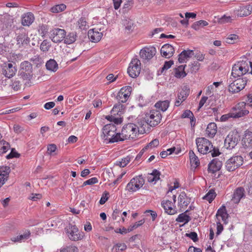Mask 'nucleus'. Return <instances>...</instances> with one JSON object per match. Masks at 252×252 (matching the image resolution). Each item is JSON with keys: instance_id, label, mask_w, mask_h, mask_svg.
I'll return each mask as SVG.
<instances>
[{"instance_id": "nucleus-1", "label": "nucleus", "mask_w": 252, "mask_h": 252, "mask_svg": "<svg viewBox=\"0 0 252 252\" xmlns=\"http://www.w3.org/2000/svg\"><path fill=\"white\" fill-rule=\"evenodd\" d=\"M250 66L251 68L250 73L252 74V62L248 60L238 62L233 66L231 75L234 78L245 75L248 72Z\"/></svg>"}, {"instance_id": "nucleus-2", "label": "nucleus", "mask_w": 252, "mask_h": 252, "mask_svg": "<svg viewBox=\"0 0 252 252\" xmlns=\"http://www.w3.org/2000/svg\"><path fill=\"white\" fill-rule=\"evenodd\" d=\"M139 131L138 126L134 124L130 123L123 127L121 134L125 137V139H133Z\"/></svg>"}, {"instance_id": "nucleus-3", "label": "nucleus", "mask_w": 252, "mask_h": 252, "mask_svg": "<svg viewBox=\"0 0 252 252\" xmlns=\"http://www.w3.org/2000/svg\"><path fill=\"white\" fill-rule=\"evenodd\" d=\"M229 81V85L228 86V91L232 93H236L239 92L243 90L247 82L246 77L238 78L237 79L232 81Z\"/></svg>"}, {"instance_id": "nucleus-4", "label": "nucleus", "mask_w": 252, "mask_h": 252, "mask_svg": "<svg viewBox=\"0 0 252 252\" xmlns=\"http://www.w3.org/2000/svg\"><path fill=\"white\" fill-rule=\"evenodd\" d=\"M195 141L198 151L201 154H206L213 148L212 143L204 137H198Z\"/></svg>"}, {"instance_id": "nucleus-5", "label": "nucleus", "mask_w": 252, "mask_h": 252, "mask_svg": "<svg viewBox=\"0 0 252 252\" xmlns=\"http://www.w3.org/2000/svg\"><path fill=\"white\" fill-rule=\"evenodd\" d=\"M240 140V136L237 131L229 132L224 140V146L227 149H233Z\"/></svg>"}, {"instance_id": "nucleus-6", "label": "nucleus", "mask_w": 252, "mask_h": 252, "mask_svg": "<svg viewBox=\"0 0 252 252\" xmlns=\"http://www.w3.org/2000/svg\"><path fill=\"white\" fill-rule=\"evenodd\" d=\"M243 163V158L240 156H234L228 159L225 162V166L229 172L233 171Z\"/></svg>"}, {"instance_id": "nucleus-7", "label": "nucleus", "mask_w": 252, "mask_h": 252, "mask_svg": "<svg viewBox=\"0 0 252 252\" xmlns=\"http://www.w3.org/2000/svg\"><path fill=\"white\" fill-rule=\"evenodd\" d=\"M141 71V62L137 58H133L131 61L127 68V73L132 78L137 77Z\"/></svg>"}, {"instance_id": "nucleus-8", "label": "nucleus", "mask_w": 252, "mask_h": 252, "mask_svg": "<svg viewBox=\"0 0 252 252\" xmlns=\"http://www.w3.org/2000/svg\"><path fill=\"white\" fill-rule=\"evenodd\" d=\"M161 117L159 111L153 110L150 111L149 113L146 115L145 118L148 125L151 126H155L160 122Z\"/></svg>"}, {"instance_id": "nucleus-9", "label": "nucleus", "mask_w": 252, "mask_h": 252, "mask_svg": "<svg viewBox=\"0 0 252 252\" xmlns=\"http://www.w3.org/2000/svg\"><path fill=\"white\" fill-rule=\"evenodd\" d=\"M145 183V180L142 175L133 178L126 186V189L129 191H135L140 189Z\"/></svg>"}, {"instance_id": "nucleus-10", "label": "nucleus", "mask_w": 252, "mask_h": 252, "mask_svg": "<svg viewBox=\"0 0 252 252\" xmlns=\"http://www.w3.org/2000/svg\"><path fill=\"white\" fill-rule=\"evenodd\" d=\"M246 104V103L245 102H241L238 103L235 107H233L230 112L232 118H240L248 114L249 111L244 109Z\"/></svg>"}, {"instance_id": "nucleus-11", "label": "nucleus", "mask_w": 252, "mask_h": 252, "mask_svg": "<svg viewBox=\"0 0 252 252\" xmlns=\"http://www.w3.org/2000/svg\"><path fill=\"white\" fill-rule=\"evenodd\" d=\"M66 32L63 29H54L50 32V38L55 43L61 42L65 36Z\"/></svg>"}, {"instance_id": "nucleus-12", "label": "nucleus", "mask_w": 252, "mask_h": 252, "mask_svg": "<svg viewBox=\"0 0 252 252\" xmlns=\"http://www.w3.org/2000/svg\"><path fill=\"white\" fill-rule=\"evenodd\" d=\"M131 90V87L129 86L122 88L116 96L117 100L119 102H126L130 95Z\"/></svg>"}, {"instance_id": "nucleus-13", "label": "nucleus", "mask_w": 252, "mask_h": 252, "mask_svg": "<svg viewBox=\"0 0 252 252\" xmlns=\"http://www.w3.org/2000/svg\"><path fill=\"white\" fill-rule=\"evenodd\" d=\"M156 49L154 47H145L140 52V56L143 60H150L156 54Z\"/></svg>"}, {"instance_id": "nucleus-14", "label": "nucleus", "mask_w": 252, "mask_h": 252, "mask_svg": "<svg viewBox=\"0 0 252 252\" xmlns=\"http://www.w3.org/2000/svg\"><path fill=\"white\" fill-rule=\"evenodd\" d=\"M66 233L72 241H77L83 237V236L79 233L78 229L75 225H71L69 229H67Z\"/></svg>"}, {"instance_id": "nucleus-15", "label": "nucleus", "mask_w": 252, "mask_h": 252, "mask_svg": "<svg viewBox=\"0 0 252 252\" xmlns=\"http://www.w3.org/2000/svg\"><path fill=\"white\" fill-rule=\"evenodd\" d=\"M103 139L108 140L109 137H112L115 134L117 128L116 126L113 124L106 125L103 127Z\"/></svg>"}, {"instance_id": "nucleus-16", "label": "nucleus", "mask_w": 252, "mask_h": 252, "mask_svg": "<svg viewBox=\"0 0 252 252\" xmlns=\"http://www.w3.org/2000/svg\"><path fill=\"white\" fill-rule=\"evenodd\" d=\"M174 204V203L168 200H163L161 202V206L164 208L165 212L170 215L177 213V210Z\"/></svg>"}, {"instance_id": "nucleus-17", "label": "nucleus", "mask_w": 252, "mask_h": 252, "mask_svg": "<svg viewBox=\"0 0 252 252\" xmlns=\"http://www.w3.org/2000/svg\"><path fill=\"white\" fill-rule=\"evenodd\" d=\"M222 165L221 161L218 158H214L209 163L208 170L209 172L214 173L219 171Z\"/></svg>"}, {"instance_id": "nucleus-18", "label": "nucleus", "mask_w": 252, "mask_h": 252, "mask_svg": "<svg viewBox=\"0 0 252 252\" xmlns=\"http://www.w3.org/2000/svg\"><path fill=\"white\" fill-rule=\"evenodd\" d=\"M10 172V169L8 166H1L0 167V188L7 180Z\"/></svg>"}, {"instance_id": "nucleus-19", "label": "nucleus", "mask_w": 252, "mask_h": 252, "mask_svg": "<svg viewBox=\"0 0 252 252\" xmlns=\"http://www.w3.org/2000/svg\"><path fill=\"white\" fill-rule=\"evenodd\" d=\"M174 52V48L169 44H164L160 49V53L162 56L166 58H169L172 57Z\"/></svg>"}, {"instance_id": "nucleus-20", "label": "nucleus", "mask_w": 252, "mask_h": 252, "mask_svg": "<svg viewBox=\"0 0 252 252\" xmlns=\"http://www.w3.org/2000/svg\"><path fill=\"white\" fill-rule=\"evenodd\" d=\"M17 69L13 66V64L11 63H8L7 65H5L2 69V74H3L5 77L10 78L13 76L15 74Z\"/></svg>"}, {"instance_id": "nucleus-21", "label": "nucleus", "mask_w": 252, "mask_h": 252, "mask_svg": "<svg viewBox=\"0 0 252 252\" xmlns=\"http://www.w3.org/2000/svg\"><path fill=\"white\" fill-rule=\"evenodd\" d=\"M244 192L245 190L243 188L239 187L236 189L234 192L231 199L232 201H233V203L235 204L238 203L240 202L241 199L245 196Z\"/></svg>"}, {"instance_id": "nucleus-22", "label": "nucleus", "mask_w": 252, "mask_h": 252, "mask_svg": "<svg viewBox=\"0 0 252 252\" xmlns=\"http://www.w3.org/2000/svg\"><path fill=\"white\" fill-rule=\"evenodd\" d=\"M190 202V198L184 192H181L178 197V205L180 208L187 207Z\"/></svg>"}, {"instance_id": "nucleus-23", "label": "nucleus", "mask_w": 252, "mask_h": 252, "mask_svg": "<svg viewBox=\"0 0 252 252\" xmlns=\"http://www.w3.org/2000/svg\"><path fill=\"white\" fill-rule=\"evenodd\" d=\"M88 35L92 42H97L101 39L102 33L95 31L94 29H91L88 31Z\"/></svg>"}, {"instance_id": "nucleus-24", "label": "nucleus", "mask_w": 252, "mask_h": 252, "mask_svg": "<svg viewBox=\"0 0 252 252\" xmlns=\"http://www.w3.org/2000/svg\"><path fill=\"white\" fill-rule=\"evenodd\" d=\"M34 20L33 14L31 12L24 14L22 17V24L24 26H29Z\"/></svg>"}, {"instance_id": "nucleus-25", "label": "nucleus", "mask_w": 252, "mask_h": 252, "mask_svg": "<svg viewBox=\"0 0 252 252\" xmlns=\"http://www.w3.org/2000/svg\"><path fill=\"white\" fill-rule=\"evenodd\" d=\"M122 24L125 26L126 32L127 33L132 32L135 27L133 22L128 17L123 20Z\"/></svg>"}, {"instance_id": "nucleus-26", "label": "nucleus", "mask_w": 252, "mask_h": 252, "mask_svg": "<svg viewBox=\"0 0 252 252\" xmlns=\"http://www.w3.org/2000/svg\"><path fill=\"white\" fill-rule=\"evenodd\" d=\"M242 141L245 147L252 148V132L246 131Z\"/></svg>"}, {"instance_id": "nucleus-27", "label": "nucleus", "mask_w": 252, "mask_h": 252, "mask_svg": "<svg viewBox=\"0 0 252 252\" xmlns=\"http://www.w3.org/2000/svg\"><path fill=\"white\" fill-rule=\"evenodd\" d=\"M189 95L187 91L182 90L178 94L177 99L175 103V105L179 106L181 103L185 101Z\"/></svg>"}, {"instance_id": "nucleus-28", "label": "nucleus", "mask_w": 252, "mask_h": 252, "mask_svg": "<svg viewBox=\"0 0 252 252\" xmlns=\"http://www.w3.org/2000/svg\"><path fill=\"white\" fill-rule=\"evenodd\" d=\"M193 53V51L191 50H184L179 55L178 61L180 63H184L186 59L190 58Z\"/></svg>"}, {"instance_id": "nucleus-29", "label": "nucleus", "mask_w": 252, "mask_h": 252, "mask_svg": "<svg viewBox=\"0 0 252 252\" xmlns=\"http://www.w3.org/2000/svg\"><path fill=\"white\" fill-rule=\"evenodd\" d=\"M189 210H187L185 212L180 214L176 219L178 222H184V224L188 223L191 220V217L187 214Z\"/></svg>"}, {"instance_id": "nucleus-30", "label": "nucleus", "mask_w": 252, "mask_h": 252, "mask_svg": "<svg viewBox=\"0 0 252 252\" xmlns=\"http://www.w3.org/2000/svg\"><path fill=\"white\" fill-rule=\"evenodd\" d=\"M217 131V126L215 123H210L206 128V133L210 137H214Z\"/></svg>"}, {"instance_id": "nucleus-31", "label": "nucleus", "mask_w": 252, "mask_h": 252, "mask_svg": "<svg viewBox=\"0 0 252 252\" xmlns=\"http://www.w3.org/2000/svg\"><path fill=\"white\" fill-rule=\"evenodd\" d=\"M189 155L191 166L195 169L200 165L199 160L193 151H189Z\"/></svg>"}, {"instance_id": "nucleus-32", "label": "nucleus", "mask_w": 252, "mask_h": 252, "mask_svg": "<svg viewBox=\"0 0 252 252\" xmlns=\"http://www.w3.org/2000/svg\"><path fill=\"white\" fill-rule=\"evenodd\" d=\"M21 69L27 75H30L32 72V64L28 61H24L21 63Z\"/></svg>"}, {"instance_id": "nucleus-33", "label": "nucleus", "mask_w": 252, "mask_h": 252, "mask_svg": "<svg viewBox=\"0 0 252 252\" xmlns=\"http://www.w3.org/2000/svg\"><path fill=\"white\" fill-rule=\"evenodd\" d=\"M220 216L222 220L224 223H226V220L228 218V214L227 213L226 207L224 205H222L219 209H218L216 214V217Z\"/></svg>"}, {"instance_id": "nucleus-34", "label": "nucleus", "mask_w": 252, "mask_h": 252, "mask_svg": "<svg viewBox=\"0 0 252 252\" xmlns=\"http://www.w3.org/2000/svg\"><path fill=\"white\" fill-rule=\"evenodd\" d=\"M186 65H180L174 69V76L177 78H184L187 75V73L185 71V68Z\"/></svg>"}, {"instance_id": "nucleus-35", "label": "nucleus", "mask_w": 252, "mask_h": 252, "mask_svg": "<svg viewBox=\"0 0 252 252\" xmlns=\"http://www.w3.org/2000/svg\"><path fill=\"white\" fill-rule=\"evenodd\" d=\"M16 40L17 44L20 46H24L28 45L30 42V38L28 37L26 34H20L17 36Z\"/></svg>"}, {"instance_id": "nucleus-36", "label": "nucleus", "mask_w": 252, "mask_h": 252, "mask_svg": "<svg viewBox=\"0 0 252 252\" xmlns=\"http://www.w3.org/2000/svg\"><path fill=\"white\" fill-rule=\"evenodd\" d=\"M170 102L168 100L157 102L155 106L163 112L165 111L169 106Z\"/></svg>"}, {"instance_id": "nucleus-37", "label": "nucleus", "mask_w": 252, "mask_h": 252, "mask_svg": "<svg viewBox=\"0 0 252 252\" xmlns=\"http://www.w3.org/2000/svg\"><path fill=\"white\" fill-rule=\"evenodd\" d=\"M47 69L55 72L58 68V64L54 59H50L46 63Z\"/></svg>"}, {"instance_id": "nucleus-38", "label": "nucleus", "mask_w": 252, "mask_h": 252, "mask_svg": "<svg viewBox=\"0 0 252 252\" xmlns=\"http://www.w3.org/2000/svg\"><path fill=\"white\" fill-rule=\"evenodd\" d=\"M124 109L125 106L121 104V102H119L114 106L111 110V113L115 115L116 114L120 115L123 113Z\"/></svg>"}, {"instance_id": "nucleus-39", "label": "nucleus", "mask_w": 252, "mask_h": 252, "mask_svg": "<svg viewBox=\"0 0 252 252\" xmlns=\"http://www.w3.org/2000/svg\"><path fill=\"white\" fill-rule=\"evenodd\" d=\"M30 235L31 232L29 230H28L23 234L11 238V240L13 242H21L23 240L28 239Z\"/></svg>"}, {"instance_id": "nucleus-40", "label": "nucleus", "mask_w": 252, "mask_h": 252, "mask_svg": "<svg viewBox=\"0 0 252 252\" xmlns=\"http://www.w3.org/2000/svg\"><path fill=\"white\" fill-rule=\"evenodd\" d=\"M252 12V6L251 5H246L241 8L240 15L241 16H247Z\"/></svg>"}, {"instance_id": "nucleus-41", "label": "nucleus", "mask_w": 252, "mask_h": 252, "mask_svg": "<svg viewBox=\"0 0 252 252\" xmlns=\"http://www.w3.org/2000/svg\"><path fill=\"white\" fill-rule=\"evenodd\" d=\"M189 72L191 73H196L199 69L200 63L197 61H194L191 63L189 64Z\"/></svg>"}, {"instance_id": "nucleus-42", "label": "nucleus", "mask_w": 252, "mask_h": 252, "mask_svg": "<svg viewBox=\"0 0 252 252\" xmlns=\"http://www.w3.org/2000/svg\"><path fill=\"white\" fill-rule=\"evenodd\" d=\"M9 148L10 145L8 142L3 140L0 141V154L6 153Z\"/></svg>"}, {"instance_id": "nucleus-43", "label": "nucleus", "mask_w": 252, "mask_h": 252, "mask_svg": "<svg viewBox=\"0 0 252 252\" xmlns=\"http://www.w3.org/2000/svg\"><path fill=\"white\" fill-rule=\"evenodd\" d=\"M51 46V44L49 41L47 40H44L40 44V50L43 52H48L50 47Z\"/></svg>"}, {"instance_id": "nucleus-44", "label": "nucleus", "mask_w": 252, "mask_h": 252, "mask_svg": "<svg viewBox=\"0 0 252 252\" xmlns=\"http://www.w3.org/2000/svg\"><path fill=\"white\" fill-rule=\"evenodd\" d=\"M216 193L214 189H210L209 192L203 197V199H206L211 203L215 198Z\"/></svg>"}, {"instance_id": "nucleus-45", "label": "nucleus", "mask_w": 252, "mask_h": 252, "mask_svg": "<svg viewBox=\"0 0 252 252\" xmlns=\"http://www.w3.org/2000/svg\"><path fill=\"white\" fill-rule=\"evenodd\" d=\"M121 135H122L121 133L116 132L114 136L109 138V142L114 143L118 141H124V140H125V137H124L123 136L122 137H121Z\"/></svg>"}, {"instance_id": "nucleus-46", "label": "nucleus", "mask_w": 252, "mask_h": 252, "mask_svg": "<svg viewBox=\"0 0 252 252\" xmlns=\"http://www.w3.org/2000/svg\"><path fill=\"white\" fill-rule=\"evenodd\" d=\"M208 25V23L207 21L204 20H200L194 23L192 25L191 28L194 29L195 30L197 31L199 29V27L200 26L204 27L207 26Z\"/></svg>"}, {"instance_id": "nucleus-47", "label": "nucleus", "mask_w": 252, "mask_h": 252, "mask_svg": "<svg viewBox=\"0 0 252 252\" xmlns=\"http://www.w3.org/2000/svg\"><path fill=\"white\" fill-rule=\"evenodd\" d=\"M66 8V5L64 4L56 5L51 8L50 11L53 13H59L63 11Z\"/></svg>"}, {"instance_id": "nucleus-48", "label": "nucleus", "mask_w": 252, "mask_h": 252, "mask_svg": "<svg viewBox=\"0 0 252 252\" xmlns=\"http://www.w3.org/2000/svg\"><path fill=\"white\" fill-rule=\"evenodd\" d=\"M130 160V158L128 156L121 159V160L117 161L116 163V165H118L121 167H125Z\"/></svg>"}, {"instance_id": "nucleus-49", "label": "nucleus", "mask_w": 252, "mask_h": 252, "mask_svg": "<svg viewBox=\"0 0 252 252\" xmlns=\"http://www.w3.org/2000/svg\"><path fill=\"white\" fill-rule=\"evenodd\" d=\"M76 35L75 33H69L64 39V42L66 44H70L73 43L76 40Z\"/></svg>"}, {"instance_id": "nucleus-50", "label": "nucleus", "mask_w": 252, "mask_h": 252, "mask_svg": "<svg viewBox=\"0 0 252 252\" xmlns=\"http://www.w3.org/2000/svg\"><path fill=\"white\" fill-rule=\"evenodd\" d=\"M182 118H189L190 119V124L192 126V122L195 121V118L194 117L193 114L192 112L189 110H185L183 114L182 115Z\"/></svg>"}, {"instance_id": "nucleus-51", "label": "nucleus", "mask_w": 252, "mask_h": 252, "mask_svg": "<svg viewBox=\"0 0 252 252\" xmlns=\"http://www.w3.org/2000/svg\"><path fill=\"white\" fill-rule=\"evenodd\" d=\"M173 63L174 62L173 61H166L164 63L163 66L161 67V69L160 70V74L163 73L164 70L169 69Z\"/></svg>"}, {"instance_id": "nucleus-52", "label": "nucleus", "mask_w": 252, "mask_h": 252, "mask_svg": "<svg viewBox=\"0 0 252 252\" xmlns=\"http://www.w3.org/2000/svg\"><path fill=\"white\" fill-rule=\"evenodd\" d=\"M77 248L73 246H67L61 250V252H77Z\"/></svg>"}, {"instance_id": "nucleus-53", "label": "nucleus", "mask_w": 252, "mask_h": 252, "mask_svg": "<svg viewBox=\"0 0 252 252\" xmlns=\"http://www.w3.org/2000/svg\"><path fill=\"white\" fill-rule=\"evenodd\" d=\"M57 149V146L54 144H49L47 146V153L50 155H54L53 153Z\"/></svg>"}, {"instance_id": "nucleus-54", "label": "nucleus", "mask_w": 252, "mask_h": 252, "mask_svg": "<svg viewBox=\"0 0 252 252\" xmlns=\"http://www.w3.org/2000/svg\"><path fill=\"white\" fill-rule=\"evenodd\" d=\"M98 182V180L95 177L92 178L86 181H85L82 185V187L87 186V185H92Z\"/></svg>"}, {"instance_id": "nucleus-55", "label": "nucleus", "mask_w": 252, "mask_h": 252, "mask_svg": "<svg viewBox=\"0 0 252 252\" xmlns=\"http://www.w3.org/2000/svg\"><path fill=\"white\" fill-rule=\"evenodd\" d=\"M78 25L81 30H85L87 29V22L86 20L83 18H80L78 21Z\"/></svg>"}, {"instance_id": "nucleus-56", "label": "nucleus", "mask_w": 252, "mask_h": 252, "mask_svg": "<svg viewBox=\"0 0 252 252\" xmlns=\"http://www.w3.org/2000/svg\"><path fill=\"white\" fill-rule=\"evenodd\" d=\"M186 236L190 238L194 242L198 241V236L195 232H191L189 233H186Z\"/></svg>"}, {"instance_id": "nucleus-57", "label": "nucleus", "mask_w": 252, "mask_h": 252, "mask_svg": "<svg viewBox=\"0 0 252 252\" xmlns=\"http://www.w3.org/2000/svg\"><path fill=\"white\" fill-rule=\"evenodd\" d=\"M159 141L158 139L153 140L146 147L145 149H147L149 147L154 148L157 147L159 145Z\"/></svg>"}, {"instance_id": "nucleus-58", "label": "nucleus", "mask_w": 252, "mask_h": 252, "mask_svg": "<svg viewBox=\"0 0 252 252\" xmlns=\"http://www.w3.org/2000/svg\"><path fill=\"white\" fill-rule=\"evenodd\" d=\"M20 156V154H18L14 149H12L10 154L6 156L7 159L12 158H18Z\"/></svg>"}, {"instance_id": "nucleus-59", "label": "nucleus", "mask_w": 252, "mask_h": 252, "mask_svg": "<svg viewBox=\"0 0 252 252\" xmlns=\"http://www.w3.org/2000/svg\"><path fill=\"white\" fill-rule=\"evenodd\" d=\"M109 195V193L108 192H104L100 200H99V203L101 205H103L107 201V200L108 199V196Z\"/></svg>"}, {"instance_id": "nucleus-60", "label": "nucleus", "mask_w": 252, "mask_h": 252, "mask_svg": "<svg viewBox=\"0 0 252 252\" xmlns=\"http://www.w3.org/2000/svg\"><path fill=\"white\" fill-rule=\"evenodd\" d=\"M238 36L236 34H230L226 39V42L229 44H232L234 41L238 38Z\"/></svg>"}, {"instance_id": "nucleus-61", "label": "nucleus", "mask_w": 252, "mask_h": 252, "mask_svg": "<svg viewBox=\"0 0 252 252\" xmlns=\"http://www.w3.org/2000/svg\"><path fill=\"white\" fill-rule=\"evenodd\" d=\"M126 248V246L124 243L118 244L116 245V250L117 252H121Z\"/></svg>"}, {"instance_id": "nucleus-62", "label": "nucleus", "mask_w": 252, "mask_h": 252, "mask_svg": "<svg viewBox=\"0 0 252 252\" xmlns=\"http://www.w3.org/2000/svg\"><path fill=\"white\" fill-rule=\"evenodd\" d=\"M208 153H211V156L213 157L218 156L220 154V152L219 149L213 147V148L211 149V150H209Z\"/></svg>"}, {"instance_id": "nucleus-63", "label": "nucleus", "mask_w": 252, "mask_h": 252, "mask_svg": "<svg viewBox=\"0 0 252 252\" xmlns=\"http://www.w3.org/2000/svg\"><path fill=\"white\" fill-rule=\"evenodd\" d=\"M12 89L16 91L19 90L21 87V84L19 81H15L11 85Z\"/></svg>"}, {"instance_id": "nucleus-64", "label": "nucleus", "mask_w": 252, "mask_h": 252, "mask_svg": "<svg viewBox=\"0 0 252 252\" xmlns=\"http://www.w3.org/2000/svg\"><path fill=\"white\" fill-rule=\"evenodd\" d=\"M42 195L39 193H32L29 198L33 201H37L38 199L41 198Z\"/></svg>"}]
</instances>
